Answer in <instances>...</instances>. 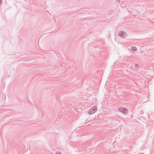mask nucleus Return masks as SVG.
<instances>
[{
	"mask_svg": "<svg viewBox=\"0 0 154 154\" xmlns=\"http://www.w3.org/2000/svg\"><path fill=\"white\" fill-rule=\"evenodd\" d=\"M97 108L96 106L92 107L89 111V113L90 114H92L94 113L97 110Z\"/></svg>",
	"mask_w": 154,
	"mask_h": 154,
	"instance_id": "1",
	"label": "nucleus"
},
{
	"mask_svg": "<svg viewBox=\"0 0 154 154\" xmlns=\"http://www.w3.org/2000/svg\"><path fill=\"white\" fill-rule=\"evenodd\" d=\"M123 33V32H121L120 33H119V35H120V34L121 33L122 34V33Z\"/></svg>",
	"mask_w": 154,
	"mask_h": 154,
	"instance_id": "5",
	"label": "nucleus"
},
{
	"mask_svg": "<svg viewBox=\"0 0 154 154\" xmlns=\"http://www.w3.org/2000/svg\"><path fill=\"white\" fill-rule=\"evenodd\" d=\"M2 0H0V3H1V2H2Z\"/></svg>",
	"mask_w": 154,
	"mask_h": 154,
	"instance_id": "6",
	"label": "nucleus"
},
{
	"mask_svg": "<svg viewBox=\"0 0 154 154\" xmlns=\"http://www.w3.org/2000/svg\"><path fill=\"white\" fill-rule=\"evenodd\" d=\"M119 110L124 114L126 113L127 112V109H125V108H124V107L120 108L119 109Z\"/></svg>",
	"mask_w": 154,
	"mask_h": 154,
	"instance_id": "2",
	"label": "nucleus"
},
{
	"mask_svg": "<svg viewBox=\"0 0 154 154\" xmlns=\"http://www.w3.org/2000/svg\"><path fill=\"white\" fill-rule=\"evenodd\" d=\"M132 50L134 51H137V48L135 46L132 47Z\"/></svg>",
	"mask_w": 154,
	"mask_h": 154,
	"instance_id": "3",
	"label": "nucleus"
},
{
	"mask_svg": "<svg viewBox=\"0 0 154 154\" xmlns=\"http://www.w3.org/2000/svg\"><path fill=\"white\" fill-rule=\"evenodd\" d=\"M56 154H62L60 152H57L56 153Z\"/></svg>",
	"mask_w": 154,
	"mask_h": 154,
	"instance_id": "4",
	"label": "nucleus"
}]
</instances>
